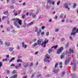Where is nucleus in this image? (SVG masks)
Masks as SVG:
<instances>
[{
	"label": "nucleus",
	"mask_w": 78,
	"mask_h": 78,
	"mask_svg": "<svg viewBox=\"0 0 78 78\" xmlns=\"http://www.w3.org/2000/svg\"><path fill=\"white\" fill-rule=\"evenodd\" d=\"M69 52H70V53H73L74 51L73 50H72V49H70L69 51Z\"/></svg>",
	"instance_id": "obj_19"
},
{
	"label": "nucleus",
	"mask_w": 78,
	"mask_h": 78,
	"mask_svg": "<svg viewBox=\"0 0 78 78\" xmlns=\"http://www.w3.org/2000/svg\"><path fill=\"white\" fill-rule=\"evenodd\" d=\"M65 73H66V72H65V71H64V72L62 71V74H61V76H62V77H63V76H64Z\"/></svg>",
	"instance_id": "obj_11"
},
{
	"label": "nucleus",
	"mask_w": 78,
	"mask_h": 78,
	"mask_svg": "<svg viewBox=\"0 0 78 78\" xmlns=\"http://www.w3.org/2000/svg\"><path fill=\"white\" fill-rule=\"evenodd\" d=\"M58 70H59L58 69L56 70V69L55 68H53V72H54V73H57L58 72Z\"/></svg>",
	"instance_id": "obj_6"
},
{
	"label": "nucleus",
	"mask_w": 78,
	"mask_h": 78,
	"mask_svg": "<svg viewBox=\"0 0 78 78\" xmlns=\"http://www.w3.org/2000/svg\"><path fill=\"white\" fill-rule=\"evenodd\" d=\"M69 61H70V60H69V59H66L65 60V64L66 66L67 65V64L69 62Z\"/></svg>",
	"instance_id": "obj_7"
},
{
	"label": "nucleus",
	"mask_w": 78,
	"mask_h": 78,
	"mask_svg": "<svg viewBox=\"0 0 78 78\" xmlns=\"http://www.w3.org/2000/svg\"><path fill=\"white\" fill-rule=\"evenodd\" d=\"M24 48H27V44H25V46L24 47Z\"/></svg>",
	"instance_id": "obj_62"
},
{
	"label": "nucleus",
	"mask_w": 78,
	"mask_h": 78,
	"mask_svg": "<svg viewBox=\"0 0 78 78\" xmlns=\"http://www.w3.org/2000/svg\"><path fill=\"white\" fill-rule=\"evenodd\" d=\"M6 18V17L5 16H4L3 18H2V20H4Z\"/></svg>",
	"instance_id": "obj_55"
},
{
	"label": "nucleus",
	"mask_w": 78,
	"mask_h": 78,
	"mask_svg": "<svg viewBox=\"0 0 78 78\" xmlns=\"http://www.w3.org/2000/svg\"><path fill=\"white\" fill-rule=\"evenodd\" d=\"M70 52H69V51L68 52V56H70L71 55V54H70Z\"/></svg>",
	"instance_id": "obj_47"
},
{
	"label": "nucleus",
	"mask_w": 78,
	"mask_h": 78,
	"mask_svg": "<svg viewBox=\"0 0 78 78\" xmlns=\"http://www.w3.org/2000/svg\"><path fill=\"white\" fill-rule=\"evenodd\" d=\"M18 23L19 24V25H22V20H19V21H18Z\"/></svg>",
	"instance_id": "obj_16"
},
{
	"label": "nucleus",
	"mask_w": 78,
	"mask_h": 78,
	"mask_svg": "<svg viewBox=\"0 0 78 78\" xmlns=\"http://www.w3.org/2000/svg\"><path fill=\"white\" fill-rule=\"evenodd\" d=\"M10 8L11 9H13V8H14V5L10 6Z\"/></svg>",
	"instance_id": "obj_37"
},
{
	"label": "nucleus",
	"mask_w": 78,
	"mask_h": 78,
	"mask_svg": "<svg viewBox=\"0 0 78 78\" xmlns=\"http://www.w3.org/2000/svg\"><path fill=\"white\" fill-rule=\"evenodd\" d=\"M17 15H18V13H17V12H16L14 13V16H17Z\"/></svg>",
	"instance_id": "obj_49"
},
{
	"label": "nucleus",
	"mask_w": 78,
	"mask_h": 78,
	"mask_svg": "<svg viewBox=\"0 0 78 78\" xmlns=\"http://www.w3.org/2000/svg\"><path fill=\"white\" fill-rule=\"evenodd\" d=\"M76 3H74L73 7V8H76Z\"/></svg>",
	"instance_id": "obj_24"
},
{
	"label": "nucleus",
	"mask_w": 78,
	"mask_h": 78,
	"mask_svg": "<svg viewBox=\"0 0 78 78\" xmlns=\"http://www.w3.org/2000/svg\"><path fill=\"white\" fill-rule=\"evenodd\" d=\"M76 27H74L73 28L72 32H75V31H76Z\"/></svg>",
	"instance_id": "obj_9"
},
{
	"label": "nucleus",
	"mask_w": 78,
	"mask_h": 78,
	"mask_svg": "<svg viewBox=\"0 0 78 78\" xmlns=\"http://www.w3.org/2000/svg\"><path fill=\"white\" fill-rule=\"evenodd\" d=\"M50 76V75L49 74H47V75H46V76L47 77V78H48V77H49V76Z\"/></svg>",
	"instance_id": "obj_42"
},
{
	"label": "nucleus",
	"mask_w": 78,
	"mask_h": 78,
	"mask_svg": "<svg viewBox=\"0 0 78 78\" xmlns=\"http://www.w3.org/2000/svg\"><path fill=\"white\" fill-rule=\"evenodd\" d=\"M20 12H21V11L19 10L18 12V15H19V14H20Z\"/></svg>",
	"instance_id": "obj_38"
},
{
	"label": "nucleus",
	"mask_w": 78,
	"mask_h": 78,
	"mask_svg": "<svg viewBox=\"0 0 78 78\" xmlns=\"http://www.w3.org/2000/svg\"><path fill=\"white\" fill-rule=\"evenodd\" d=\"M27 27H30V25H31V24H30V23L28 24L27 25H26Z\"/></svg>",
	"instance_id": "obj_41"
},
{
	"label": "nucleus",
	"mask_w": 78,
	"mask_h": 78,
	"mask_svg": "<svg viewBox=\"0 0 78 78\" xmlns=\"http://www.w3.org/2000/svg\"><path fill=\"white\" fill-rule=\"evenodd\" d=\"M57 47H58V45L55 46H53L51 48L52 49V48H54V49H56V48H57Z\"/></svg>",
	"instance_id": "obj_21"
},
{
	"label": "nucleus",
	"mask_w": 78,
	"mask_h": 78,
	"mask_svg": "<svg viewBox=\"0 0 78 78\" xmlns=\"http://www.w3.org/2000/svg\"><path fill=\"white\" fill-rule=\"evenodd\" d=\"M53 2V0H48V3L50 4V3L51 4V3Z\"/></svg>",
	"instance_id": "obj_17"
},
{
	"label": "nucleus",
	"mask_w": 78,
	"mask_h": 78,
	"mask_svg": "<svg viewBox=\"0 0 78 78\" xmlns=\"http://www.w3.org/2000/svg\"><path fill=\"white\" fill-rule=\"evenodd\" d=\"M25 15L24 14H23L22 15V17H23V19H25Z\"/></svg>",
	"instance_id": "obj_50"
},
{
	"label": "nucleus",
	"mask_w": 78,
	"mask_h": 78,
	"mask_svg": "<svg viewBox=\"0 0 78 78\" xmlns=\"http://www.w3.org/2000/svg\"><path fill=\"white\" fill-rule=\"evenodd\" d=\"M59 31V29H56L55 30V32H58V31Z\"/></svg>",
	"instance_id": "obj_34"
},
{
	"label": "nucleus",
	"mask_w": 78,
	"mask_h": 78,
	"mask_svg": "<svg viewBox=\"0 0 78 78\" xmlns=\"http://www.w3.org/2000/svg\"><path fill=\"white\" fill-rule=\"evenodd\" d=\"M38 30V28H37V27H36L35 29V32H37Z\"/></svg>",
	"instance_id": "obj_32"
},
{
	"label": "nucleus",
	"mask_w": 78,
	"mask_h": 78,
	"mask_svg": "<svg viewBox=\"0 0 78 78\" xmlns=\"http://www.w3.org/2000/svg\"><path fill=\"white\" fill-rule=\"evenodd\" d=\"M23 66L24 68H27V67H28V64L26 63L25 65H23Z\"/></svg>",
	"instance_id": "obj_10"
},
{
	"label": "nucleus",
	"mask_w": 78,
	"mask_h": 78,
	"mask_svg": "<svg viewBox=\"0 0 78 78\" xmlns=\"http://www.w3.org/2000/svg\"><path fill=\"white\" fill-rule=\"evenodd\" d=\"M46 35L47 36H48V35H49V32L48 31L46 33Z\"/></svg>",
	"instance_id": "obj_36"
},
{
	"label": "nucleus",
	"mask_w": 78,
	"mask_h": 78,
	"mask_svg": "<svg viewBox=\"0 0 78 78\" xmlns=\"http://www.w3.org/2000/svg\"><path fill=\"white\" fill-rule=\"evenodd\" d=\"M48 59L47 58H45L44 59V61H45V62H47V61H48V59Z\"/></svg>",
	"instance_id": "obj_27"
},
{
	"label": "nucleus",
	"mask_w": 78,
	"mask_h": 78,
	"mask_svg": "<svg viewBox=\"0 0 78 78\" xmlns=\"http://www.w3.org/2000/svg\"><path fill=\"white\" fill-rule=\"evenodd\" d=\"M17 77V74H15L14 75L12 76V78H16Z\"/></svg>",
	"instance_id": "obj_13"
},
{
	"label": "nucleus",
	"mask_w": 78,
	"mask_h": 78,
	"mask_svg": "<svg viewBox=\"0 0 78 78\" xmlns=\"http://www.w3.org/2000/svg\"><path fill=\"white\" fill-rule=\"evenodd\" d=\"M15 59V57H13L10 60L9 62H12V61L13 60H14Z\"/></svg>",
	"instance_id": "obj_20"
},
{
	"label": "nucleus",
	"mask_w": 78,
	"mask_h": 78,
	"mask_svg": "<svg viewBox=\"0 0 78 78\" xmlns=\"http://www.w3.org/2000/svg\"><path fill=\"white\" fill-rule=\"evenodd\" d=\"M17 62H22V60L21 59H18L17 60Z\"/></svg>",
	"instance_id": "obj_22"
},
{
	"label": "nucleus",
	"mask_w": 78,
	"mask_h": 78,
	"mask_svg": "<svg viewBox=\"0 0 78 78\" xmlns=\"http://www.w3.org/2000/svg\"><path fill=\"white\" fill-rule=\"evenodd\" d=\"M72 78H75V73L73 74Z\"/></svg>",
	"instance_id": "obj_33"
},
{
	"label": "nucleus",
	"mask_w": 78,
	"mask_h": 78,
	"mask_svg": "<svg viewBox=\"0 0 78 78\" xmlns=\"http://www.w3.org/2000/svg\"><path fill=\"white\" fill-rule=\"evenodd\" d=\"M45 57L47 58V59H49V57H48V55L47 54L46 55Z\"/></svg>",
	"instance_id": "obj_39"
},
{
	"label": "nucleus",
	"mask_w": 78,
	"mask_h": 78,
	"mask_svg": "<svg viewBox=\"0 0 78 78\" xmlns=\"http://www.w3.org/2000/svg\"><path fill=\"white\" fill-rule=\"evenodd\" d=\"M59 67H60V69H62V65H59Z\"/></svg>",
	"instance_id": "obj_52"
},
{
	"label": "nucleus",
	"mask_w": 78,
	"mask_h": 78,
	"mask_svg": "<svg viewBox=\"0 0 78 78\" xmlns=\"http://www.w3.org/2000/svg\"><path fill=\"white\" fill-rule=\"evenodd\" d=\"M53 49H50L49 50H48V53H50L52 51H53Z\"/></svg>",
	"instance_id": "obj_18"
},
{
	"label": "nucleus",
	"mask_w": 78,
	"mask_h": 78,
	"mask_svg": "<svg viewBox=\"0 0 78 78\" xmlns=\"http://www.w3.org/2000/svg\"><path fill=\"white\" fill-rule=\"evenodd\" d=\"M46 9H50V6H47L46 7Z\"/></svg>",
	"instance_id": "obj_51"
},
{
	"label": "nucleus",
	"mask_w": 78,
	"mask_h": 78,
	"mask_svg": "<svg viewBox=\"0 0 78 78\" xmlns=\"http://www.w3.org/2000/svg\"><path fill=\"white\" fill-rule=\"evenodd\" d=\"M55 13H56V12H55V11H54L53 12H52V14H55Z\"/></svg>",
	"instance_id": "obj_61"
},
{
	"label": "nucleus",
	"mask_w": 78,
	"mask_h": 78,
	"mask_svg": "<svg viewBox=\"0 0 78 78\" xmlns=\"http://www.w3.org/2000/svg\"><path fill=\"white\" fill-rule=\"evenodd\" d=\"M5 45L6 46H8L10 45V44L8 42H5Z\"/></svg>",
	"instance_id": "obj_12"
},
{
	"label": "nucleus",
	"mask_w": 78,
	"mask_h": 78,
	"mask_svg": "<svg viewBox=\"0 0 78 78\" xmlns=\"http://www.w3.org/2000/svg\"><path fill=\"white\" fill-rule=\"evenodd\" d=\"M21 64H20V63L18 64L17 66H15V68L16 69H18V68L17 67H21Z\"/></svg>",
	"instance_id": "obj_8"
},
{
	"label": "nucleus",
	"mask_w": 78,
	"mask_h": 78,
	"mask_svg": "<svg viewBox=\"0 0 78 78\" xmlns=\"http://www.w3.org/2000/svg\"><path fill=\"white\" fill-rule=\"evenodd\" d=\"M64 38H62L60 39V41H61V42H63V41H64Z\"/></svg>",
	"instance_id": "obj_28"
},
{
	"label": "nucleus",
	"mask_w": 78,
	"mask_h": 78,
	"mask_svg": "<svg viewBox=\"0 0 78 78\" xmlns=\"http://www.w3.org/2000/svg\"><path fill=\"white\" fill-rule=\"evenodd\" d=\"M55 3V1H54V2L52 1L51 4H52V5H54Z\"/></svg>",
	"instance_id": "obj_59"
},
{
	"label": "nucleus",
	"mask_w": 78,
	"mask_h": 78,
	"mask_svg": "<svg viewBox=\"0 0 78 78\" xmlns=\"http://www.w3.org/2000/svg\"><path fill=\"white\" fill-rule=\"evenodd\" d=\"M12 74H15V73H16V70H14L12 71Z\"/></svg>",
	"instance_id": "obj_44"
},
{
	"label": "nucleus",
	"mask_w": 78,
	"mask_h": 78,
	"mask_svg": "<svg viewBox=\"0 0 78 78\" xmlns=\"http://www.w3.org/2000/svg\"><path fill=\"white\" fill-rule=\"evenodd\" d=\"M37 45V43H36L34 44L33 46L34 47H36V46Z\"/></svg>",
	"instance_id": "obj_31"
},
{
	"label": "nucleus",
	"mask_w": 78,
	"mask_h": 78,
	"mask_svg": "<svg viewBox=\"0 0 78 78\" xmlns=\"http://www.w3.org/2000/svg\"><path fill=\"white\" fill-rule=\"evenodd\" d=\"M69 39L71 40V41H73V37H72L69 36Z\"/></svg>",
	"instance_id": "obj_25"
},
{
	"label": "nucleus",
	"mask_w": 78,
	"mask_h": 78,
	"mask_svg": "<svg viewBox=\"0 0 78 78\" xmlns=\"http://www.w3.org/2000/svg\"><path fill=\"white\" fill-rule=\"evenodd\" d=\"M20 20L18 18L15 19V20L13 23L15 26H16V25H17V23H18L19 22V21Z\"/></svg>",
	"instance_id": "obj_4"
},
{
	"label": "nucleus",
	"mask_w": 78,
	"mask_h": 78,
	"mask_svg": "<svg viewBox=\"0 0 78 78\" xmlns=\"http://www.w3.org/2000/svg\"><path fill=\"white\" fill-rule=\"evenodd\" d=\"M2 66H3V64H2V62H0V68Z\"/></svg>",
	"instance_id": "obj_35"
},
{
	"label": "nucleus",
	"mask_w": 78,
	"mask_h": 78,
	"mask_svg": "<svg viewBox=\"0 0 78 78\" xmlns=\"http://www.w3.org/2000/svg\"><path fill=\"white\" fill-rule=\"evenodd\" d=\"M37 41V39H34L33 40V42H35V41Z\"/></svg>",
	"instance_id": "obj_54"
},
{
	"label": "nucleus",
	"mask_w": 78,
	"mask_h": 78,
	"mask_svg": "<svg viewBox=\"0 0 78 78\" xmlns=\"http://www.w3.org/2000/svg\"><path fill=\"white\" fill-rule=\"evenodd\" d=\"M23 47H24L25 45H24V42H23L22 43Z\"/></svg>",
	"instance_id": "obj_60"
},
{
	"label": "nucleus",
	"mask_w": 78,
	"mask_h": 78,
	"mask_svg": "<svg viewBox=\"0 0 78 78\" xmlns=\"http://www.w3.org/2000/svg\"><path fill=\"white\" fill-rule=\"evenodd\" d=\"M72 65L73 66V67L72 69L74 71H75V70H76V63H75V60H74L73 58V61L72 62Z\"/></svg>",
	"instance_id": "obj_1"
},
{
	"label": "nucleus",
	"mask_w": 78,
	"mask_h": 78,
	"mask_svg": "<svg viewBox=\"0 0 78 78\" xmlns=\"http://www.w3.org/2000/svg\"><path fill=\"white\" fill-rule=\"evenodd\" d=\"M36 13V15H37V14H38V13H39V10L37 9V10Z\"/></svg>",
	"instance_id": "obj_48"
},
{
	"label": "nucleus",
	"mask_w": 78,
	"mask_h": 78,
	"mask_svg": "<svg viewBox=\"0 0 78 78\" xmlns=\"http://www.w3.org/2000/svg\"><path fill=\"white\" fill-rule=\"evenodd\" d=\"M60 3H61V2H60V1H58L57 2V5L58 6V5H59Z\"/></svg>",
	"instance_id": "obj_30"
},
{
	"label": "nucleus",
	"mask_w": 78,
	"mask_h": 78,
	"mask_svg": "<svg viewBox=\"0 0 78 78\" xmlns=\"http://www.w3.org/2000/svg\"><path fill=\"white\" fill-rule=\"evenodd\" d=\"M60 18H61V19H62V17H63V14L62 13L60 16Z\"/></svg>",
	"instance_id": "obj_29"
},
{
	"label": "nucleus",
	"mask_w": 78,
	"mask_h": 78,
	"mask_svg": "<svg viewBox=\"0 0 78 78\" xmlns=\"http://www.w3.org/2000/svg\"><path fill=\"white\" fill-rule=\"evenodd\" d=\"M45 28V26H43L42 27H41V29H42V30H44V29Z\"/></svg>",
	"instance_id": "obj_43"
},
{
	"label": "nucleus",
	"mask_w": 78,
	"mask_h": 78,
	"mask_svg": "<svg viewBox=\"0 0 78 78\" xmlns=\"http://www.w3.org/2000/svg\"><path fill=\"white\" fill-rule=\"evenodd\" d=\"M13 48L12 47V48H9V51L10 52L12 51V50H13Z\"/></svg>",
	"instance_id": "obj_23"
},
{
	"label": "nucleus",
	"mask_w": 78,
	"mask_h": 78,
	"mask_svg": "<svg viewBox=\"0 0 78 78\" xmlns=\"http://www.w3.org/2000/svg\"><path fill=\"white\" fill-rule=\"evenodd\" d=\"M65 8H66V9H67V8H69V6H68V5H67L65 6Z\"/></svg>",
	"instance_id": "obj_53"
},
{
	"label": "nucleus",
	"mask_w": 78,
	"mask_h": 78,
	"mask_svg": "<svg viewBox=\"0 0 78 78\" xmlns=\"http://www.w3.org/2000/svg\"><path fill=\"white\" fill-rule=\"evenodd\" d=\"M68 46H69V43H68V44L66 45V47H67Z\"/></svg>",
	"instance_id": "obj_56"
},
{
	"label": "nucleus",
	"mask_w": 78,
	"mask_h": 78,
	"mask_svg": "<svg viewBox=\"0 0 78 78\" xmlns=\"http://www.w3.org/2000/svg\"><path fill=\"white\" fill-rule=\"evenodd\" d=\"M63 49H64V48H63V47H62L60 48L57 51V54H60V53L62 51Z\"/></svg>",
	"instance_id": "obj_3"
},
{
	"label": "nucleus",
	"mask_w": 78,
	"mask_h": 78,
	"mask_svg": "<svg viewBox=\"0 0 78 78\" xmlns=\"http://www.w3.org/2000/svg\"><path fill=\"white\" fill-rule=\"evenodd\" d=\"M15 26L17 28H20V25H19V24H18L17 23V25H16V26Z\"/></svg>",
	"instance_id": "obj_26"
},
{
	"label": "nucleus",
	"mask_w": 78,
	"mask_h": 78,
	"mask_svg": "<svg viewBox=\"0 0 78 78\" xmlns=\"http://www.w3.org/2000/svg\"><path fill=\"white\" fill-rule=\"evenodd\" d=\"M76 33V32H73L71 33V35H73H73H75Z\"/></svg>",
	"instance_id": "obj_15"
},
{
	"label": "nucleus",
	"mask_w": 78,
	"mask_h": 78,
	"mask_svg": "<svg viewBox=\"0 0 78 78\" xmlns=\"http://www.w3.org/2000/svg\"><path fill=\"white\" fill-rule=\"evenodd\" d=\"M58 63H56V64L55 65V68H56V67H57V66H58Z\"/></svg>",
	"instance_id": "obj_57"
},
{
	"label": "nucleus",
	"mask_w": 78,
	"mask_h": 78,
	"mask_svg": "<svg viewBox=\"0 0 78 78\" xmlns=\"http://www.w3.org/2000/svg\"><path fill=\"white\" fill-rule=\"evenodd\" d=\"M42 41H43L42 39H39V40H38L37 41L38 45H39V44H41V42H42Z\"/></svg>",
	"instance_id": "obj_5"
},
{
	"label": "nucleus",
	"mask_w": 78,
	"mask_h": 78,
	"mask_svg": "<svg viewBox=\"0 0 78 78\" xmlns=\"http://www.w3.org/2000/svg\"><path fill=\"white\" fill-rule=\"evenodd\" d=\"M60 58L61 59H62L64 58V55H62L61 56Z\"/></svg>",
	"instance_id": "obj_45"
},
{
	"label": "nucleus",
	"mask_w": 78,
	"mask_h": 78,
	"mask_svg": "<svg viewBox=\"0 0 78 78\" xmlns=\"http://www.w3.org/2000/svg\"><path fill=\"white\" fill-rule=\"evenodd\" d=\"M32 16L33 18H35V17H36V14H34L32 15Z\"/></svg>",
	"instance_id": "obj_40"
},
{
	"label": "nucleus",
	"mask_w": 78,
	"mask_h": 78,
	"mask_svg": "<svg viewBox=\"0 0 78 78\" xmlns=\"http://www.w3.org/2000/svg\"><path fill=\"white\" fill-rule=\"evenodd\" d=\"M6 30L7 31H9V29L8 28H7L6 29Z\"/></svg>",
	"instance_id": "obj_63"
},
{
	"label": "nucleus",
	"mask_w": 78,
	"mask_h": 78,
	"mask_svg": "<svg viewBox=\"0 0 78 78\" xmlns=\"http://www.w3.org/2000/svg\"><path fill=\"white\" fill-rule=\"evenodd\" d=\"M48 40H47L46 41H44L42 42V43L41 44V45L42 47H43L44 48L45 47L46 45V44L48 43Z\"/></svg>",
	"instance_id": "obj_2"
},
{
	"label": "nucleus",
	"mask_w": 78,
	"mask_h": 78,
	"mask_svg": "<svg viewBox=\"0 0 78 78\" xmlns=\"http://www.w3.org/2000/svg\"><path fill=\"white\" fill-rule=\"evenodd\" d=\"M41 33V30H39V31H37V36H40V33Z\"/></svg>",
	"instance_id": "obj_14"
},
{
	"label": "nucleus",
	"mask_w": 78,
	"mask_h": 78,
	"mask_svg": "<svg viewBox=\"0 0 78 78\" xmlns=\"http://www.w3.org/2000/svg\"><path fill=\"white\" fill-rule=\"evenodd\" d=\"M11 66H15V64L12 63V64L11 65Z\"/></svg>",
	"instance_id": "obj_58"
},
{
	"label": "nucleus",
	"mask_w": 78,
	"mask_h": 78,
	"mask_svg": "<svg viewBox=\"0 0 78 78\" xmlns=\"http://www.w3.org/2000/svg\"><path fill=\"white\" fill-rule=\"evenodd\" d=\"M41 74H40L39 75H37V78H39V77H41Z\"/></svg>",
	"instance_id": "obj_46"
},
{
	"label": "nucleus",
	"mask_w": 78,
	"mask_h": 78,
	"mask_svg": "<svg viewBox=\"0 0 78 78\" xmlns=\"http://www.w3.org/2000/svg\"><path fill=\"white\" fill-rule=\"evenodd\" d=\"M76 33H78V28L76 29Z\"/></svg>",
	"instance_id": "obj_64"
}]
</instances>
